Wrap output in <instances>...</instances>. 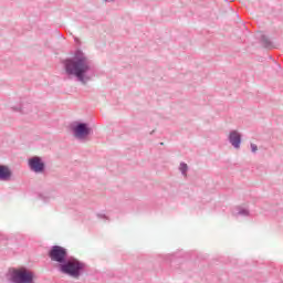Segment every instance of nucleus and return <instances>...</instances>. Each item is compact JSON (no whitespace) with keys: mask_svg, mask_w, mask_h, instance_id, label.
Returning <instances> with one entry per match:
<instances>
[{"mask_svg":"<svg viewBox=\"0 0 283 283\" xmlns=\"http://www.w3.org/2000/svg\"><path fill=\"white\" fill-rule=\"evenodd\" d=\"M85 269H87V264L74 256H69L65 263L59 265V271L61 273L74 277L75 280H78V277L85 273Z\"/></svg>","mask_w":283,"mask_h":283,"instance_id":"nucleus-1","label":"nucleus"},{"mask_svg":"<svg viewBox=\"0 0 283 283\" xmlns=\"http://www.w3.org/2000/svg\"><path fill=\"white\" fill-rule=\"evenodd\" d=\"M6 277L9 283H34V272L25 268H10Z\"/></svg>","mask_w":283,"mask_h":283,"instance_id":"nucleus-2","label":"nucleus"},{"mask_svg":"<svg viewBox=\"0 0 283 283\" xmlns=\"http://www.w3.org/2000/svg\"><path fill=\"white\" fill-rule=\"evenodd\" d=\"M71 130L73 132L74 138L77 140H85L90 134H92V128L90 124L83 122H75L71 125Z\"/></svg>","mask_w":283,"mask_h":283,"instance_id":"nucleus-3","label":"nucleus"},{"mask_svg":"<svg viewBox=\"0 0 283 283\" xmlns=\"http://www.w3.org/2000/svg\"><path fill=\"white\" fill-rule=\"evenodd\" d=\"M49 258L52 262H57V264L65 263L70 256H67V249L61 245H53L49 251Z\"/></svg>","mask_w":283,"mask_h":283,"instance_id":"nucleus-4","label":"nucleus"},{"mask_svg":"<svg viewBox=\"0 0 283 283\" xmlns=\"http://www.w3.org/2000/svg\"><path fill=\"white\" fill-rule=\"evenodd\" d=\"M67 78H74L82 85H87L90 81H94L96 74L94 72H67Z\"/></svg>","mask_w":283,"mask_h":283,"instance_id":"nucleus-5","label":"nucleus"},{"mask_svg":"<svg viewBox=\"0 0 283 283\" xmlns=\"http://www.w3.org/2000/svg\"><path fill=\"white\" fill-rule=\"evenodd\" d=\"M28 167L33 174H44L45 172V161L39 156H33L28 160Z\"/></svg>","mask_w":283,"mask_h":283,"instance_id":"nucleus-6","label":"nucleus"},{"mask_svg":"<svg viewBox=\"0 0 283 283\" xmlns=\"http://www.w3.org/2000/svg\"><path fill=\"white\" fill-rule=\"evenodd\" d=\"M228 142L234 149H240L242 146V133L238 132L237 129L230 130Z\"/></svg>","mask_w":283,"mask_h":283,"instance_id":"nucleus-7","label":"nucleus"},{"mask_svg":"<svg viewBox=\"0 0 283 283\" xmlns=\"http://www.w3.org/2000/svg\"><path fill=\"white\" fill-rule=\"evenodd\" d=\"M12 178V170L6 165H0V180L8 182Z\"/></svg>","mask_w":283,"mask_h":283,"instance_id":"nucleus-8","label":"nucleus"},{"mask_svg":"<svg viewBox=\"0 0 283 283\" xmlns=\"http://www.w3.org/2000/svg\"><path fill=\"white\" fill-rule=\"evenodd\" d=\"M84 70H90V67H78V63L70 60L66 62V72H84Z\"/></svg>","mask_w":283,"mask_h":283,"instance_id":"nucleus-9","label":"nucleus"},{"mask_svg":"<svg viewBox=\"0 0 283 283\" xmlns=\"http://www.w3.org/2000/svg\"><path fill=\"white\" fill-rule=\"evenodd\" d=\"M13 112H20V114H29L32 111V105L21 104L20 106H13Z\"/></svg>","mask_w":283,"mask_h":283,"instance_id":"nucleus-10","label":"nucleus"},{"mask_svg":"<svg viewBox=\"0 0 283 283\" xmlns=\"http://www.w3.org/2000/svg\"><path fill=\"white\" fill-rule=\"evenodd\" d=\"M235 216H242L243 218L249 217V209L238 207Z\"/></svg>","mask_w":283,"mask_h":283,"instance_id":"nucleus-11","label":"nucleus"},{"mask_svg":"<svg viewBox=\"0 0 283 283\" xmlns=\"http://www.w3.org/2000/svg\"><path fill=\"white\" fill-rule=\"evenodd\" d=\"M179 171L181 172L182 176H187V171H189V166H187L186 163H181L179 165Z\"/></svg>","mask_w":283,"mask_h":283,"instance_id":"nucleus-12","label":"nucleus"},{"mask_svg":"<svg viewBox=\"0 0 283 283\" xmlns=\"http://www.w3.org/2000/svg\"><path fill=\"white\" fill-rule=\"evenodd\" d=\"M250 148H251L252 154H258V145L250 144Z\"/></svg>","mask_w":283,"mask_h":283,"instance_id":"nucleus-13","label":"nucleus"},{"mask_svg":"<svg viewBox=\"0 0 283 283\" xmlns=\"http://www.w3.org/2000/svg\"><path fill=\"white\" fill-rule=\"evenodd\" d=\"M98 218H107L105 214H98Z\"/></svg>","mask_w":283,"mask_h":283,"instance_id":"nucleus-14","label":"nucleus"},{"mask_svg":"<svg viewBox=\"0 0 283 283\" xmlns=\"http://www.w3.org/2000/svg\"><path fill=\"white\" fill-rule=\"evenodd\" d=\"M105 1H112V0H105Z\"/></svg>","mask_w":283,"mask_h":283,"instance_id":"nucleus-15","label":"nucleus"}]
</instances>
